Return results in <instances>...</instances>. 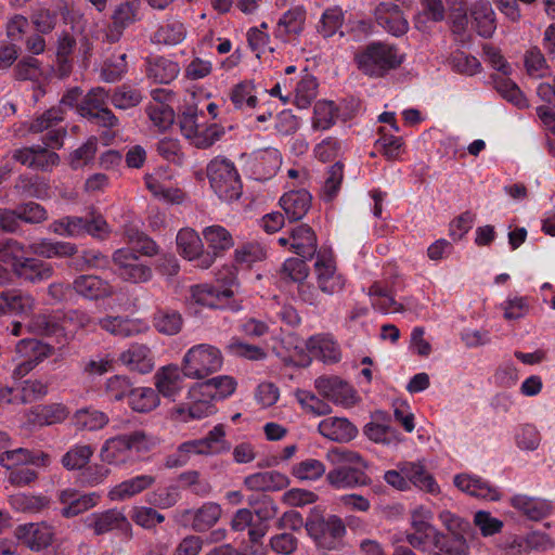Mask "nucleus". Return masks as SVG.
<instances>
[{"label":"nucleus","instance_id":"f257e3e1","mask_svg":"<svg viewBox=\"0 0 555 555\" xmlns=\"http://www.w3.org/2000/svg\"><path fill=\"white\" fill-rule=\"evenodd\" d=\"M333 468L326 474L327 483L337 490L366 486L370 478L365 474L367 462L353 450L335 447L325 454Z\"/></svg>","mask_w":555,"mask_h":555},{"label":"nucleus","instance_id":"f03ea898","mask_svg":"<svg viewBox=\"0 0 555 555\" xmlns=\"http://www.w3.org/2000/svg\"><path fill=\"white\" fill-rule=\"evenodd\" d=\"M157 443L155 437L144 430H133L106 439L99 453L102 463L112 466H124L132 461V453H145Z\"/></svg>","mask_w":555,"mask_h":555},{"label":"nucleus","instance_id":"7ed1b4c3","mask_svg":"<svg viewBox=\"0 0 555 555\" xmlns=\"http://www.w3.org/2000/svg\"><path fill=\"white\" fill-rule=\"evenodd\" d=\"M223 363L222 351L217 346L203 343L186 350L181 361V370L186 378L202 380L219 372Z\"/></svg>","mask_w":555,"mask_h":555},{"label":"nucleus","instance_id":"20e7f679","mask_svg":"<svg viewBox=\"0 0 555 555\" xmlns=\"http://www.w3.org/2000/svg\"><path fill=\"white\" fill-rule=\"evenodd\" d=\"M358 68L370 77H383L389 70L399 67L403 55L395 46L371 43L364 51L356 55Z\"/></svg>","mask_w":555,"mask_h":555},{"label":"nucleus","instance_id":"39448f33","mask_svg":"<svg viewBox=\"0 0 555 555\" xmlns=\"http://www.w3.org/2000/svg\"><path fill=\"white\" fill-rule=\"evenodd\" d=\"M207 177L214 192L225 202L240 198L242 182L233 162L218 156L207 166Z\"/></svg>","mask_w":555,"mask_h":555},{"label":"nucleus","instance_id":"423d86ee","mask_svg":"<svg viewBox=\"0 0 555 555\" xmlns=\"http://www.w3.org/2000/svg\"><path fill=\"white\" fill-rule=\"evenodd\" d=\"M309 537L323 550H338L344 544L346 524L338 515H314L305 524Z\"/></svg>","mask_w":555,"mask_h":555},{"label":"nucleus","instance_id":"0eeeda50","mask_svg":"<svg viewBox=\"0 0 555 555\" xmlns=\"http://www.w3.org/2000/svg\"><path fill=\"white\" fill-rule=\"evenodd\" d=\"M313 274L318 288L325 295L339 294L346 287L347 279L338 271L336 260L332 254H318L313 264Z\"/></svg>","mask_w":555,"mask_h":555},{"label":"nucleus","instance_id":"6e6552de","mask_svg":"<svg viewBox=\"0 0 555 555\" xmlns=\"http://www.w3.org/2000/svg\"><path fill=\"white\" fill-rule=\"evenodd\" d=\"M64 120V111L61 106H53L37 116L27 126V131L40 133L47 131L43 144L51 149H60L66 135V130L59 125Z\"/></svg>","mask_w":555,"mask_h":555},{"label":"nucleus","instance_id":"1a4fd4ad","mask_svg":"<svg viewBox=\"0 0 555 555\" xmlns=\"http://www.w3.org/2000/svg\"><path fill=\"white\" fill-rule=\"evenodd\" d=\"M87 526L93 530L95 535L117 531L127 540H130L133 537L130 521L124 512L118 508H109L103 512L92 513L87 518Z\"/></svg>","mask_w":555,"mask_h":555},{"label":"nucleus","instance_id":"9d476101","mask_svg":"<svg viewBox=\"0 0 555 555\" xmlns=\"http://www.w3.org/2000/svg\"><path fill=\"white\" fill-rule=\"evenodd\" d=\"M177 249L181 257L195 261L196 267L208 269L212 266V257L205 250L199 234L192 228H182L176 237Z\"/></svg>","mask_w":555,"mask_h":555},{"label":"nucleus","instance_id":"9b49d317","mask_svg":"<svg viewBox=\"0 0 555 555\" xmlns=\"http://www.w3.org/2000/svg\"><path fill=\"white\" fill-rule=\"evenodd\" d=\"M314 387L323 398L344 408H352L359 401L353 387L338 376H320L314 380Z\"/></svg>","mask_w":555,"mask_h":555},{"label":"nucleus","instance_id":"f8f14e48","mask_svg":"<svg viewBox=\"0 0 555 555\" xmlns=\"http://www.w3.org/2000/svg\"><path fill=\"white\" fill-rule=\"evenodd\" d=\"M278 243L282 247L288 246L289 251L305 259H311L318 249L317 234L306 223L294 227L287 235L280 236Z\"/></svg>","mask_w":555,"mask_h":555},{"label":"nucleus","instance_id":"ddd939ff","mask_svg":"<svg viewBox=\"0 0 555 555\" xmlns=\"http://www.w3.org/2000/svg\"><path fill=\"white\" fill-rule=\"evenodd\" d=\"M117 274L126 282L144 283L151 280L152 270L139 261L137 254L129 248H119L113 254Z\"/></svg>","mask_w":555,"mask_h":555},{"label":"nucleus","instance_id":"4468645a","mask_svg":"<svg viewBox=\"0 0 555 555\" xmlns=\"http://www.w3.org/2000/svg\"><path fill=\"white\" fill-rule=\"evenodd\" d=\"M16 352L22 360L13 371V378L18 379L31 372L41 361L51 353V348L33 338L22 339L16 345Z\"/></svg>","mask_w":555,"mask_h":555},{"label":"nucleus","instance_id":"2eb2a0df","mask_svg":"<svg viewBox=\"0 0 555 555\" xmlns=\"http://www.w3.org/2000/svg\"><path fill=\"white\" fill-rule=\"evenodd\" d=\"M398 468L406 476L409 486L431 495L441 492L435 476L429 472L426 460L404 461L398 464Z\"/></svg>","mask_w":555,"mask_h":555},{"label":"nucleus","instance_id":"dca6fc26","mask_svg":"<svg viewBox=\"0 0 555 555\" xmlns=\"http://www.w3.org/2000/svg\"><path fill=\"white\" fill-rule=\"evenodd\" d=\"M141 20V1L125 0L116 5L112 15V26L106 37L109 42H116L121 37L124 30L131 24Z\"/></svg>","mask_w":555,"mask_h":555},{"label":"nucleus","instance_id":"f3484780","mask_svg":"<svg viewBox=\"0 0 555 555\" xmlns=\"http://www.w3.org/2000/svg\"><path fill=\"white\" fill-rule=\"evenodd\" d=\"M307 11L304 5H295L284 12L279 18L275 28V38L289 42L297 39L305 29Z\"/></svg>","mask_w":555,"mask_h":555},{"label":"nucleus","instance_id":"a211bd4d","mask_svg":"<svg viewBox=\"0 0 555 555\" xmlns=\"http://www.w3.org/2000/svg\"><path fill=\"white\" fill-rule=\"evenodd\" d=\"M237 387V382L230 375H218L207 380L196 383L189 389V398L202 396L215 399H225L232 396Z\"/></svg>","mask_w":555,"mask_h":555},{"label":"nucleus","instance_id":"6ab92c4d","mask_svg":"<svg viewBox=\"0 0 555 555\" xmlns=\"http://www.w3.org/2000/svg\"><path fill=\"white\" fill-rule=\"evenodd\" d=\"M48 393V384L40 379H27L20 388H0V401L5 403H31Z\"/></svg>","mask_w":555,"mask_h":555},{"label":"nucleus","instance_id":"aec40b11","mask_svg":"<svg viewBox=\"0 0 555 555\" xmlns=\"http://www.w3.org/2000/svg\"><path fill=\"white\" fill-rule=\"evenodd\" d=\"M15 537L31 551H41L53 542V528L44 522L25 524L15 529Z\"/></svg>","mask_w":555,"mask_h":555},{"label":"nucleus","instance_id":"412c9836","mask_svg":"<svg viewBox=\"0 0 555 555\" xmlns=\"http://www.w3.org/2000/svg\"><path fill=\"white\" fill-rule=\"evenodd\" d=\"M318 433L334 442L347 443L358 436V428L346 417L330 416L318 425Z\"/></svg>","mask_w":555,"mask_h":555},{"label":"nucleus","instance_id":"4be33fe9","mask_svg":"<svg viewBox=\"0 0 555 555\" xmlns=\"http://www.w3.org/2000/svg\"><path fill=\"white\" fill-rule=\"evenodd\" d=\"M221 507L214 502H206L197 509H183L177 512L181 520L192 518L191 527L196 532H205L217 524L221 517Z\"/></svg>","mask_w":555,"mask_h":555},{"label":"nucleus","instance_id":"5701e85b","mask_svg":"<svg viewBox=\"0 0 555 555\" xmlns=\"http://www.w3.org/2000/svg\"><path fill=\"white\" fill-rule=\"evenodd\" d=\"M118 361L129 371L147 374L154 370L155 363L151 349L143 344H131L120 352Z\"/></svg>","mask_w":555,"mask_h":555},{"label":"nucleus","instance_id":"b1692460","mask_svg":"<svg viewBox=\"0 0 555 555\" xmlns=\"http://www.w3.org/2000/svg\"><path fill=\"white\" fill-rule=\"evenodd\" d=\"M234 293L230 287L198 284L191 287V297L199 306L220 309L228 305Z\"/></svg>","mask_w":555,"mask_h":555},{"label":"nucleus","instance_id":"393cba45","mask_svg":"<svg viewBox=\"0 0 555 555\" xmlns=\"http://www.w3.org/2000/svg\"><path fill=\"white\" fill-rule=\"evenodd\" d=\"M59 500L64 505L61 514L70 518L94 507L99 503L100 495L95 492L79 494L75 489L68 488L60 492Z\"/></svg>","mask_w":555,"mask_h":555},{"label":"nucleus","instance_id":"a878e982","mask_svg":"<svg viewBox=\"0 0 555 555\" xmlns=\"http://www.w3.org/2000/svg\"><path fill=\"white\" fill-rule=\"evenodd\" d=\"M68 415L69 410L63 403L41 404L26 414V421L34 427H43L63 423Z\"/></svg>","mask_w":555,"mask_h":555},{"label":"nucleus","instance_id":"bb28decb","mask_svg":"<svg viewBox=\"0 0 555 555\" xmlns=\"http://www.w3.org/2000/svg\"><path fill=\"white\" fill-rule=\"evenodd\" d=\"M377 24L389 34L399 37L409 29V23L397 4L380 3L375 10Z\"/></svg>","mask_w":555,"mask_h":555},{"label":"nucleus","instance_id":"cd10ccee","mask_svg":"<svg viewBox=\"0 0 555 555\" xmlns=\"http://www.w3.org/2000/svg\"><path fill=\"white\" fill-rule=\"evenodd\" d=\"M454 486L472 496L496 501L500 493L495 487L479 476L459 474L454 476Z\"/></svg>","mask_w":555,"mask_h":555},{"label":"nucleus","instance_id":"c85d7f7f","mask_svg":"<svg viewBox=\"0 0 555 555\" xmlns=\"http://www.w3.org/2000/svg\"><path fill=\"white\" fill-rule=\"evenodd\" d=\"M511 505L530 520H541L553 513L554 505L551 501L532 498L526 494H516L511 498Z\"/></svg>","mask_w":555,"mask_h":555},{"label":"nucleus","instance_id":"c756f323","mask_svg":"<svg viewBox=\"0 0 555 555\" xmlns=\"http://www.w3.org/2000/svg\"><path fill=\"white\" fill-rule=\"evenodd\" d=\"M412 531L406 532V542L415 550L428 552L430 546L437 548L444 540L446 533L436 528L433 524L411 527Z\"/></svg>","mask_w":555,"mask_h":555},{"label":"nucleus","instance_id":"7c9ffc66","mask_svg":"<svg viewBox=\"0 0 555 555\" xmlns=\"http://www.w3.org/2000/svg\"><path fill=\"white\" fill-rule=\"evenodd\" d=\"M282 164L279 150L268 147L257 152L251 163V172L256 180L266 181L275 176Z\"/></svg>","mask_w":555,"mask_h":555},{"label":"nucleus","instance_id":"2f4dec72","mask_svg":"<svg viewBox=\"0 0 555 555\" xmlns=\"http://www.w3.org/2000/svg\"><path fill=\"white\" fill-rule=\"evenodd\" d=\"M75 292L90 300L106 298L113 295V286L96 275H79L73 282Z\"/></svg>","mask_w":555,"mask_h":555},{"label":"nucleus","instance_id":"473e14b6","mask_svg":"<svg viewBox=\"0 0 555 555\" xmlns=\"http://www.w3.org/2000/svg\"><path fill=\"white\" fill-rule=\"evenodd\" d=\"M289 483L287 476L276 470H267L248 475L244 486L251 491H280Z\"/></svg>","mask_w":555,"mask_h":555},{"label":"nucleus","instance_id":"72a5a7b5","mask_svg":"<svg viewBox=\"0 0 555 555\" xmlns=\"http://www.w3.org/2000/svg\"><path fill=\"white\" fill-rule=\"evenodd\" d=\"M312 196L306 190H293L280 198V205L291 221L302 219L309 211Z\"/></svg>","mask_w":555,"mask_h":555},{"label":"nucleus","instance_id":"f704fd0d","mask_svg":"<svg viewBox=\"0 0 555 555\" xmlns=\"http://www.w3.org/2000/svg\"><path fill=\"white\" fill-rule=\"evenodd\" d=\"M203 237L208 245V253L214 255L212 264L216 259L234 246L232 234L220 224H212L204 228Z\"/></svg>","mask_w":555,"mask_h":555},{"label":"nucleus","instance_id":"c9c22d12","mask_svg":"<svg viewBox=\"0 0 555 555\" xmlns=\"http://www.w3.org/2000/svg\"><path fill=\"white\" fill-rule=\"evenodd\" d=\"M474 26L479 36L491 38L496 29L495 13L487 0H478L470 8Z\"/></svg>","mask_w":555,"mask_h":555},{"label":"nucleus","instance_id":"e433bc0d","mask_svg":"<svg viewBox=\"0 0 555 555\" xmlns=\"http://www.w3.org/2000/svg\"><path fill=\"white\" fill-rule=\"evenodd\" d=\"M154 482L155 477L152 475H138L114 486L108 491V498L112 501H125L151 488Z\"/></svg>","mask_w":555,"mask_h":555},{"label":"nucleus","instance_id":"4c0bfd02","mask_svg":"<svg viewBox=\"0 0 555 555\" xmlns=\"http://www.w3.org/2000/svg\"><path fill=\"white\" fill-rule=\"evenodd\" d=\"M388 415L385 412L377 411L373 420L364 428V435L375 443L391 444L398 441L397 431L387 423Z\"/></svg>","mask_w":555,"mask_h":555},{"label":"nucleus","instance_id":"58836bf2","mask_svg":"<svg viewBox=\"0 0 555 555\" xmlns=\"http://www.w3.org/2000/svg\"><path fill=\"white\" fill-rule=\"evenodd\" d=\"M50 455L44 452H31L25 448L14 450H5L0 455V465L11 468L16 465L35 464L37 466H48L50 464Z\"/></svg>","mask_w":555,"mask_h":555},{"label":"nucleus","instance_id":"ea45409f","mask_svg":"<svg viewBox=\"0 0 555 555\" xmlns=\"http://www.w3.org/2000/svg\"><path fill=\"white\" fill-rule=\"evenodd\" d=\"M228 98L233 107L241 112L255 109L259 102L254 81L247 79L234 85L230 89Z\"/></svg>","mask_w":555,"mask_h":555},{"label":"nucleus","instance_id":"a19ab883","mask_svg":"<svg viewBox=\"0 0 555 555\" xmlns=\"http://www.w3.org/2000/svg\"><path fill=\"white\" fill-rule=\"evenodd\" d=\"M177 365H167L159 369L154 375V385L157 393H162L164 397H173L177 395L183 383V373H181Z\"/></svg>","mask_w":555,"mask_h":555},{"label":"nucleus","instance_id":"79ce46f5","mask_svg":"<svg viewBox=\"0 0 555 555\" xmlns=\"http://www.w3.org/2000/svg\"><path fill=\"white\" fill-rule=\"evenodd\" d=\"M20 279L30 283L49 280L53 275V267L50 263L35 258H24L15 264L13 271Z\"/></svg>","mask_w":555,"mask_h":555},{"label":"nucleus","instance_id":"37998d69","mask_svg":"<svg viewBox=\"0 0 555 555\" xmlns=\"http://www.w3.org/2000/svg\"><path fill=\"white\" fill-rule=\"evenodd\" d=\"M128 405L135 413H150L159 405V396L151 387H133L128 397Z\"/></svg>","mask_w":555,"mask_h":555},{"label":"nucleus","instance_id":"c03bdc74","mask_svg":"<svg viewBox=\"0 0 555 555\" xmlns=\"http://www.w3.org/2000/svg\"><path fill=\"white\" fill-rule=\"evenodd\" d=\"M30 250L43 258H66L77 253L75 244L69 242H53L43 238L30 245Z\"/></svg>","mask_w":555,"mask_h":555},{"label":"nucleus","instance_id":"a18cd8bd","mask_svg":"<svg viewBox=\"0 0 555 555\" xmlns=\"http://www.w3.org/2000/svg\"><path fill=\"white\" fill-rule=\"evenodd\" d=\"M100 326L114 336L130 337L142 332V323L122 317H106L99 321Z\"/></svg>","mask_w":555,"mask_h":555},{"label":"nucleus","instance_id":"49530a36","mask_svg":"<svg viewBox=\"0 0 555 555\" xmlns=\"http://www.w3.org/2000/svg\"><path fill=\"white\" fill-rule=\"evenodd\" d=\"M74 425L81 430H100L109 423L108 415L93 408L79 409L73 416Z\"/></svg>","mask_w":555,"mask_h":555},{"label":"nucleus","instance_id":"de8ad7c7","mask_svg":"<svg viewBox=\"0 0 555 555\" xmlns=\"http://www.w3.org/2000/svg\"><path fill=\"white\" fill-rule=\"evenodd\" d=\"M179 73V64L163 56L154 59L147 67V77L156 83H170Z\"/></svg>","mask_w":555,"mask_h":555},{"label":"nucleus","instance_id":"09e8293b","mask_svg":"<svg viewBox=\"0 0 555 555\" xmlns=\"http://www.w3.org/2000/svg\"><path fill=\"white\" fill-rule=\"evenodd\" d=\"M1 298L5 301L7 314L28 315L36 307V299L30 294L21 291L2 292Z\"/></svg>","mask_w":555,"mask_h":555},{"label":"nucleus","instance_id":"8fccbe9b","mask_svg":"<svg viewBox=\"0 0 555 555\" xmlns=\"http://www.w3.org/2000/svg\"><path fill=\"white\" fill-rule=\"evenodd\" d=\"M339 109L333 101L321 100L314 104L311 126L314 130H328L338 117Z\"/></svg>","mask_w":555,"mask_h":555},{"label":"nucleus","instance_id":"3c124183","mask_svg":"<svg viewBox=\"0 0 555 555\" xmlns=\"http://www.w3.org/2000/svg\"><path fill=\"white\" fill-rule=\"evenodd\" d=\"M185 35L186 29L182 22L178 20H167L154 33L153 41L167 46H176L184 40Z\"/></svg>","mask_w":555,"mask_h":555},{"label":"nucleus","instance_id":"603ef678","mask_svg":"<svg viewBox=\"0 0 555 555\" xmlns=\"http://www.w3.org/2000/svg\"><path fill=\"white\" fill-rule=\"evenodd\" d=\"M93 453L94 450L90 444L78 443L64 453L61 463L67 470H81L89 464Z\"/></svg>","mask_w":555,"mask_h":555},{"label":"nucleus","instance_id":"864d4df0","mask_svg":"<svg viewBox=\"0 0 555 555\" xmlns=\"http://www.w3.org/2000/svg\"><path fill=\"white\" fill-rule=\"evenodd\" d=\"M508 75L495 74L492 76V81L495 90L507 101L512 102L518 107H526L527 100L525 99L519 87L512 81Z\"/></svg>","mask_w":555,"mask_h":555},{"label":"nucleus","instance_id":"5fc2aeb1","mask_svg":"<svg viewBox=\"0 0 555 555\" xmlns=\"http://www.w3.org/2000/svg\"><path fill=\"white\" fill-rule=\"evenodd\" d=\"M192 401L188 410L183 408L177 409V414L180 420L188 422L190 420H201L212 415L216 412V406L212 403V398L202 396L201 398H190Z\"/></svg>","mask_w":555,"mask_h":555},{"label":"nucleus","instance_id":"6e6d98bb","mask_svg":"<svg viewBox=\"0 0 555 555\" xmlns=\"http://www.w3.org/2000/svg\"><path fill=\"white\" fill-rule=\"evenodd\" d=\"M295 398L306 413L315 416H325L332 413V406L309 390L297 389Z\"/></svg>","mask_w":555,"mask_h":555},{"label":"nucleus","instance_id":"4d7b16f0","mask_svg":"<svg viewBox=\"0 0 555 555\" xmlns=\"http://www.w3.org/2000/svg\"><path fill=\"white\" fill-rule=\"evenodd\" d=\"M108 93L104 88L91 89L78 106V112L83 117H91L106 107Z\"/></svg>","mask_w":555,"mask_h":555},{"label":"nucleus","instance_id":"13d9d810","mask_svg":"<svg viewBox=\"0 0 555 555\" xmlns=\"http://www.w3.org/2000/svg\"><path fill=\"white\" fill-rule=\"evenodd\" d=\"M131 388L132 383L128 376L116 374L105 380L103 391L109 401L119 402L128 399Z\"/></svg>","mask_w":555,"mask_h":555},{"label":"nucleus","instance_id":"bf43d9fd","mask_svg":"<svg viewBox=\"0 0 555 555\" xmlns=\"http://www.w3.org/2000/svg\"><path fill=\"white\" fill-rule=\"evenodd\" d=\"M308 347L315 351L326 362H337L341 353L339 346L327 335H317L309 339Z\"/></svg>","mask_w":555,"mask_h":555},{"label":"nucleus","instance_id":"052dcab7","mask_svg":"<svg viewBox=\"0 0 555 555\" xmlns=\"http://www.w3.org/2000/svg\"><path fill=\"white\" fill-rule=\"evenodd\" d=\"M85 229V218L83 217H75V216H66L59 220H54L49 225V231L68 237H78L83 235Z\"/></svg>","mask_w":555,"mask_h":555},{"label":"nucleus","instance_id":"680f3d73","mask_svg":"<svg viewBox=\"0 0 555 555\" xmlns=\"http://www.w3.org/2000/svg\"><path fill=\"white\" fill-rule=\"evenodd\" d=\"M155 328L166 335L178 334L183 324L182 317L177 311L158 310L153 318Z\"/></svg>","mask_w":555,"mask_h":555},{"label":"nucleus","instance_id":"e2e57ef3","mask_svg":"<svg viewBox=\"0 0 555 555\" xmlns=\"http://www.w3.org/2000/svg\"><path fill=\"white\" fill-rule=\"evenodd\" d=\"M224 133V128L218 124H210L206 127L199 126V129L189 141L197 149H208L219 141Z\"/></svg>","mask_w":555,"mask_h":555},{"label":"nucleus","instance_id":"0e129e2a","mask_svg":"<svg viewBox=\"0 0 555 555\" xmlns=\"http://www.w3.org/2000/svg\"><path fill=\"white\" fill-rule=\"evenodd\" d=\"M380 128V138L376 141L377 151L388 160H398L404 152V141L401 137L384 133Z\"/></svg>","mask_w":555,"mask_h":555},{"label":"nucleus","instance_id":"69168bd1","mask_svg":"<svg viewBox=\"0 0 555 555\" xmlns=\"http://www.w3.org/2000/svg\"><path fill=\"white\" fill-rule=\"evenodd\" d=\"M472 532H456L446 534L437 548L446 555H469L468 538Z\"/></svg>","mask_w":555,"mask_h":555},{"label":"nucleus","instance_id":"338daca9","mask_svg":"<svg viewBox=\"0 0 555 555\" xmlns=\"http://www.w3.org/2000/svg\"><path fill=\"white\" fill-rule=\"evenodd\" d=\"M280 278L283 281H289L294 283H301L306 281L309 275V267L304 259L299 258H287L280 271Z\"/></svg>","mask_w":555,"mask_h":555},{"label":"nucleus","instance_id":"774afa93","mask_svg":"<svg viewBox=\"0 0 555 555\" xmlns=\"http://www.w3.org/2000/svg\"><path fill=\"white\" fill-rule=\"evenodd\" d=\"M345 21L344 12L338 7L326 9L318 26V33L324 38L334 36L343 26Z\"/></svg>","mask_w":555,"mask_h":555}]
</instances>
